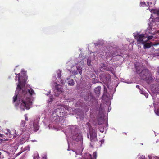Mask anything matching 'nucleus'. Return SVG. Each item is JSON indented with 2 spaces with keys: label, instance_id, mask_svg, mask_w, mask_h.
<instances>
[{
  "label": "nucleus",
  "instance_id": "nucleus-30",
  "mask_svg": "<svg viewBox=\"0 0 159 159\" xmlns=\"http://www.w3.org/2000/svg\"><path fill=\"white\" fill-rule=\"evenodd\" d=\"M148 29L150 31L152 30V26H149L148 27Z\"/></svg>",
  "mask_w": 159,
  "mask_h": 159
},
{
  "label": "nucleus",
  "instance_id": "nucleus-20",
  "mask_svg": "<svg viewBox=\"0 0 159 159\" xmlns=\"http://www.w3.org/2000/svg\"><path fill=\"white\" fill-rule=\"evenodd\" d=\"M58 81L59 83L62 84H63L65 82V81L64 80H62L61 79H59V80Z\"/></svg>",
  "mask_w": 159,
  "mask_h": 159
},
{
  "label": "nucleus",
  "instance_id": "nucleus-17",
  "mask_svg": "<svg viewBox=\"0 0 159 159\" xmlns=\"http://www.w3.org/2000/svg\"><path fill=\"white\" fill-rule=\"evenodd\" d=\"M77 69L78 71L80 73V75H81L82 73V68H81L79 66H77Z\"/></svg>",
  "mask_w": 159,
  "mask_h": 159
},
{
  "label": "nucleus",
  "instance_id": "nucleus-9",
  "mask_svg": "<svg viewBox=\"0 0 159 159\" xmlns=\"http://www.w3.org/2000/svg\"><path fill=\"white\" fill-rule=\"evenodd\" d=\"M54 84L55 86V90H57L58 92H62L63 91V89L60 85L58 84L56 82Z\"/></svg>",
  "mask_w": 159,
  "mask_h": 159
},
{
  "label": "nucleus",
  "instance_id": "nucleus-1",
  "mask_svg": "<svg viewBox=\"0 0 159 159\" xmlns=\"http://www.w3.org/2000/svg\"><path fill=\"white\" fill-rule=\"evenodd\" d=\"M34 93V91L32 88H30L27 90L21 89L18 90V89H16L15 92V96L13 98V102L14 103L17 100V97L18 96L20 97V103L21 100L20 108L23 111L25 110V108L29 109L32 104L31 96Z\"/></svg>",
  "mask_w": 159,
  "mask_h": 159
},
{
  "label": "nucleus",
  "instance_id": "nucleus-38",
  "mask_svg": "<svg viewBox=\"0 0 159 159\" xmlns=\"http://www.w3.org/2000/svg\"><path fill=\"white\" fill-rule=\"evenodd\" d=\"M74 74H75V75H76V74H77V73L76 71H75H75H74Z\"/></svg>",
  "mask_w": 159,
  "mask_h": 159
},
{
  "label": "nucleus",
  "instance_id": "nucleus-8",
  "mask_svg": "<svg viewBox=\"0 0 159 159\" xmlns=\"http://www.w3.org/2000/svg\"><path fill=\"white\" fill-rule=\"evenodd\" d=\"M15 134H12V133L14 132V131H11L9 129H8L7 132L6 133V134L9 138H11L12 137H14L15 136V135H19V134H18L17 133H16V130L15 131Z\"/></svg>",
  "mask_w": 159,
  "mask_h": 159
},
{
  "label": "nucleus",
  "instance_id": "nucleus-23",
  "mask_svg": "<svg viewBox=\"0 0 159 159\" xmlns=\"http://www.w3.org/2000/svg\"><path fill=\"white\" fill-rule=\"evenodd\" d=\"M61 76V74L60 72H59V73H57V77L58 79H60V78Z\"/></svg>",
  "mask_w": 159,
  "mask_h": 159
},
{
  "label": "nucleus",
  "instance_id": "nucleus-13",
  "mask_svg": "<svg viewBox=\"0 0 159 159\" xmlns=\"http://www.w3.org/2000/svg\"><path fill=\"white\" fill-rule=\"evenodd\" d=\"M33 127L35 131H37L39 129V126L36 123L34 122L33 123Z\"/></svg>",
  "mask_w": 159,
  "mask_h": 159
},
{
  "label": "nucleus",
  "instance_id": "nucleus-24",
  "mask_svg": "<svg viewBox=\"0 0 159 159\" xmlns=\"http://www.w3.org/2000/svg\"><path fill=\"white\" fill-rule=\"evenodd\" d=\"M110 78H111V77H110V76L109 75H108L105 77V79H106V80H110Z\"/></svg>",
  "mask_w": 159,
  "mask_h": 159
},
{
  "label": "nucleus",
  "instance_id": "nucleus-4",
  "mask_svg": "<svg viewBox=\"0 0 159 159\" xmlns=\"http://www.w3.org/2000/svg\"><path fill=\"white\" fill-rule=\"evenodd\" d=\"M134 36L135 39L136 40L138 44H144L145 41L143 40L144 35V34H135L134 33Z\"/></svg>",
  "mask_w": 159,
  "mask_h": 159
},
{
  "label": "nucleus",
  "instance_id": "nucleus-42",
  "mask_svg": "<svg viewBox=\"0 0 159 159\" xmlns=\"http://www.w3.org/2000/svg\"><path fill=\"white\" fill-rule=\"evenodd\" d=\"M18 105V104H17V105L16 104H15V106H17Z\"/></svg>",
  "mask_w": 159,
  "mask_h": 159
},
{
  "label": "nucleus",
  "instance_id": "nucleus-28",
  "mask_svg": "<svg viewBox=\"0 0 159 159\" xmlns=\"http://www.w3.org/2000/svg\"><path fill=\"white\" fill-rule=\"evenodd\" d=\"M153 36H150L148 37V40H150L152 39L153 38Z\"/></svg>",
  "mask_w": 159,
  "mask_h": 159
},
{
  "label": "nucleus",
  "instance_id": "nucleus-33",
  "mask_svg": "<svg viewBox=\"0 0 159 159\" xmlns=\"http://www.w3.org/2000/svg\"><path fill=\"white\" fill-rule=\"evenodd\" d=\"M5 137V136L4 135L2 134H0V138H2V137Z\"/></svg>",
  "mask_w": 159,
  "mask_h": 159
},
{
  "label": "nucleus",
  "instance_id": "nucleus-22",
  "mask_svg": "<svg viewBox=\"0 0 159 159\" xmlns=\"http://www.w3.org/2000/svg\"><path fill=\"white\" fill-rule=\"evenodd\" d=\"M140 5L142 6H144L146 5V3L145 2H140Z\"/></svg>",
  "mask_w": 159,
  "mask_h": 159
},
{
  "label": "nucleus",
  "instance_id": "nucleus-35",
  "mask_svg": "<svg viewBox=\"0 0 159 159\" xmlns=\"http://www.w3.org/2000/svg\"><path fill=\"white\" fill-rule=\"evenodd\" d=\"M22 152H21V151H20V152H19V153L17 154V155H20V154H21Z\"/></svg>",
  "mask_w": 159,
  "mask_h": 159
},
{
  "label": "nucleus",
  "instance_id": "nucleus-18",
  "mask_svg": "<svg viewBox=\"0 0 159 159\" xmlns=\"http://www.w3.org/2000/svg\"><path fill=\"white\" fill-rule=\"evenodd\" d=\"M135 68L136 70L137 73L138 74H140V73L141 72V69L140 67L138 66H136L135 67Z\"/></svg>",
  "mask_w": 159,
  "mask_h": 159
},
{
  "label": "nucleus",
  "instance_id": "nucleus-19",
  "mask_svg": "<svg viewBox=\"0 0 159 159\" xmlns=\"http://www.w3.org/2000/svg\"><path fill=\"white\" fill-rule=\"evenodd\" d=\"M5 136L4 137H2V138H0V141H7L8 140V139L7 138H6Z\"/></svg>",
  "mask_w": 159,
  "mask_h": 159
},
{
  "label": "nucleus",
  "instance_id": "nucleus-7",
  "mask_svg": "<svg viewBox=\"0 0 159 159\" xmlns=\"http://www.w3.org/2000/svg\"><path fill=\"white\" fill-rule=\"evenodd\" d=\"M10 155V153L7 152H0V159H8Z\"/></svg>",
  "mask_w": 159,
  "mask_h": 159
},
{
  "label": "nucleus",
  "instance_id": "nucleus-16",
  "mask_svg": "<svg viewBox=\"0 0 159 159\" xmlns=\"http://www.w3.org/2000/svg\"><path fill=\"white\" fill-rule=\"evenodd\" d=\"M26 122L23 120H22L21 124H20V126L21 127H25L26 126Z\"/></svg>",
  "mask_w": 159,
  "mask_h": 159
},
{
  "label": "nucleus",
  "instance_id": "nucleus-2",
  "mask_svg": "<svg viewBox=\"0 0 159 159\" xmlns=\"http://www.w3.org/2000/svg\"><path fill=\"white\" fill-rule=\"evenodd\" d=\"M64 114L63 112H61L60 109H56L53 111L51 115L52 120L56 122L62 121L65 117Z\"/></svg>",
  "mask_w": 159,
  "mask_h": 159
},
{
  "label": "nucleus",
  "instance_id": "nucleus-44",
  "mask_svg": "<svg viewBox=\"0 0 159 159\" xmlns=\"http://www.w3.org/2000/svg\"><path fill=\"white\" fill-rule=\"evenodd\" d=\"M156 114L157 115H158V113H157V112L156 113Z\"/></svg>",
  "mask_w": 159,
  "mask_h": 159
},
{
  "label": "nucleus",
  "instance_id": "nucleus-27",
  "mask_svg": "<svg viewBox=\"0 0 159 159\" xmlns=\"http://www.w3.org/2000/svg\"><path fill=\"white\" fill-rule=\"evenodd\" d=\"M24 116L25 117V120L26 121H28V118L27 116V114H25L24 115Z\"/></svg>",
  "mask_w": 159,
  "mask_h": 159
},
{
  "label": "nucleus",
  "instance_id": "nucleus-6",
  "mask_svg": "<svg viewBox=\"0 0 159 159\" xmlns=\"http://www.w3.org/2000/svg\"><path fill=\"white\" fill-rule=\"evenodd\" d=\"M139 75L143 78H147L148 76H151V74L148 69H145L142 70Z\"/></svg>",
  "mask_w": 159,
  "mask_h": 159
},
{
  "label": "nucleus",
  "instance_id": "nucleus-43",
  "mask_svg": "<svg viewBox=\"0 0 159 159\" xmlns=\"http://www.w3.org/2000/svg\"><path fill=\"white\" fill-rule=\"evenodd\" d=\"M43 159H46V158H44Z\"/></svg>",
  "mask_w": 159,
  "mask_h": 159
},
{
  "label": "nucleus",
  "instance_id": "nucleus-11",
  "mask_svg": "<svg viewBox=\"0 0 159 159\" xmlns=\"http://www.w3.org/2000/svg\"><path fill=\"white\" fill-rule=\"evenodd\" d=\"M89 135L90 136L97 135L95 130L92 128L90 129H89Z\"/></svg>",
  "mask_w": 159,
  "mask_h": 159
},
{
  "label": "nucleus",
  "instance_id": "nucleus-5",
  "mask_svg": "<svg viewBox=\"0 0 159 159\" xmlns=\"http://www.w3.org/2000/svg\"><path fill=\"white\" fill-rule=\"evenodd\" d=\"M18 78V82L19 84L17 85L16 89H18V90H24L23 88L24 87L26 83V80L25 79L21 81L20 80V77L19 76Z\"/></svg>",
  "mask_w": 159,
  "mask_h": 159
},
{
  "label": "nucleus",
  "instance_id": "nucleus-36",
  "mask_svg": "<svg viewBox=\"0 0 159 159\" xmlns=\"http://www.w3.org/2000/svg\"><path fill=\"white\" fill-rule=\"evenodd\" d=\"M103 67H105V65L104 64H102V65L101 66V67L102 68Z\"/></svg>",
  "mask_w": 159,
  "mask_h": 159
},
{
  "label": "nucleus",
  "instance_id": "nucleus-12",
  "mask_svg": "<svg viewBox=\"0 0 159 159\" xmlns=\"http://www.w3.org/2000/svg\"><path fill=\"white\" fill-rule=\"evenodd\" d=\"M143 44V48L145 49L148 48L151 46V44L150 43H146V41H145V43Z\"/></svg>",
  "mask_w": 159,
  "mask_h": 159
},
{
  "label": "nucleus",
  "instance_id": "nucleus-29",
  "mask_svg": "<svg viewBox=\"0 0 159 159\" xmlns=\"http://www.w3.org/2000/svg\"><path fill=\"white\" fill-rule=\"evenodd\" d=\"M104 93H106L107 92V90L106 88H105V87H104Z\"/></svg>",
  "mask_w": 159,
  "mask_h": 159
},
{
  "label": "nucleus",
  "instance_id": "nucleus-37",
  "mask_svg": "<svg viewBox=\"0 0 159 159\" xmlns=\"http://www.w3.org/2000/svg\"><path fill=\"white\" fill-rule=\"evenodd\" d=\"M98 124L99 125H101L102 124V123L100 122H98Z\"/></svg>",
  "mask_w": 159,
  "mask_h": 159
},
{
  "label": "nucleus",
  "instance_id": "nucleus-39",
  "mask_svg": "<svg viewBox=\"0 0 159 159\" xmlns=\"http://www.w3.org/2000/svg\"><path fill=\"white\" fill-rule=\"evenodd\" d=\"M136 87L138 88L139 89V85H137L136 86Z\"/></svg>",
  "mask_w": 159,
  "mask_h": 159
},
{
  "label": "nucleus",
  "instance_id": "nucleus-40",
  "mask_svg": "<svg viewBox=\"0 0 159 159\" xmlns=\"http://www.w3.org/2000/svg\"><path fill=\"white\" fill-rule=\"evenodd\" d=\"M102 76H105V74H102Z\"/></svg>",
  "mask_w": 159,
  "mask_h": 159
},
{
  "label": "nucleus",
  "instance_id": "nucleus-32",
  "mask_svg": "<svg viewBox=\"0 0 159 159\" xmlns=\"http://www.w3.org/2000/svg\"><path fill=\"white\" fill-rule=\"evenodd\" d=\"M145 157L143 156H142L140 158V159H145Z\"/></svg>",
  "mask_w": 159,
  "mask_h": 159
},
{
  "label": "nucleus",
  "instance_id": "nucleus-34",
  "mask_svg": "<svg viewBox=\"0 0 159 159\" xmlns=\"http://www.w3.org/2000/svg\"><path fill=\"white\" fill-rule=\"evenodd\" d=\"M140 93L141 94H144V92L143 91L141 90L140 91Z\"/></svg>",
  "mask_w": 159,
  "mask_h": 159
},
{
  "label": "nucleus",
  "instance_id": "nucleus-10",
  "mask_svg": "<svg viewBox=\"0 0 159 159\" xmlns=\"http://www.w3.org/2000/svg\"><path fill=\"white\" fill-rule=\"evenodd\" d=\"M101 87L99 86H98L94 89V91L97 95L99 96L100 92Z\"/></svg>",
  "mask_w": 159,
  "mask_h": 159
},
{
  "label": "nucleus",
  "instance_id": "nucleus-3",
  "mask_svg": "<svg viewBox=\"0 0 159 159\" xmlns=\"http://www.w3.org/2000/svg\"><path fill=\"white\" fill-rule=\"evenodd\" d=\"M71 129V134L73 139L76 141H81L82 139V136L81 133L78 132V129L74 127H73Z\"/></svg>",
  "mask_w": 159,
  "mask_h": 159
},
{
  "label": "nucleus",
  "instance_id": "nucleus-31",
  "mask_svg": "<svg viewBox=\"0 0 159 159\" xmlns=\"http://www.w3.org/2000/svg\"><path fill=\"white\" fill-rule=\"evenodd\" d=\"M144 95H145L147 98H148V94L147 93H145L144 94Z\"/></svg>",
  "mask_w": 159,
  "mask_h": 159
},
{
  "label": "nucleus",
  "instance_id": "nucleus-25",
  "mask_svg": "<svg viewBox=\"0 0 159 159\" xmlns=\"http://www.w3.org/2000/svg\"><path fill=\"white\" fill-rule=\"evenodd\" d=\"M17 75L18 76H16V77H15V80H18V77L19 76H20V74L19 73L18 74H17Z\"/></svg>",
  "mask_w": 159,
  "mask_h": 159
},
{
  "label": "nucleus",
  "instance_id": "nucleus-41",
  "mask_svg": "<svg viewBox=\"0 0 159 159\" xmlns=\"http://www.w3.org/2000/svg\"><path fill=\"white\" fill-rule=\"evenodd\" d=\"M104 69L105 70H108V69H106V68H104Z\"/></svg>",
  "mask_w": 159,
  "mask_h": 159
},
{
  "label": "nucleus",
  "instance_id": "nucleus-14",
  "mask_svg": "<svg viewBox=\"0 0 159 159\" xmlns=\"http://www.w3.org/2000/svg\"><path fill=\"white\" fill-rule=\"evenodd\" d=\"M90 136V140L92 142H95L96 140L97 135L92 136Z\"/></svg>",
  "mask_w": 159,
  "mask_h": 159
},
{
  "label": "nucleus",
  "instance_id": "nucleus-26",
  "mask_svg": "<svg viewBox=\"0 0 159 159\" xmlns=\"http://www.w3.org/2000/svg\"><path fill=\"white\" fill-rule=\"evenodd\" d=\"M100 131L101 132L103 133L104 131V128L102 127H100L99 128Z\"/></svg>",
  "mask_w": 159,
  "mask_h": 159
},
{
  "label": "nucleus",
  "instance_id": "nucleus-15",
  "mask_svg": "<svg viewBox=\"0 0 159 159\" xmlns=\"http://www.w3.org/2000/svg\"><path fill=\"white\" fill-rule=\"evenodd\" d=\"M68 84L69 85L73 86L74 85L75 82L73 79L70 80L68 82Z\"/></svg>",
  "mask_w": 159,
  "mask_h": 159
},
{
  "label": "nucleus",
  "instance_id": "nucleus-21",
  "mask_svg": "<svg viewBox=\"0 0 159 159\" xmlns=\"http://www.w3.org/2000/svg\"><path fill=\"white\" fill-rule=\"evenodd\" d=\"M153 13L155 14H156L158 15H159V10H154V11Z\"/></svg>",
  "mask_w": 159,
  "mask_h": 159
}]
</instances>
